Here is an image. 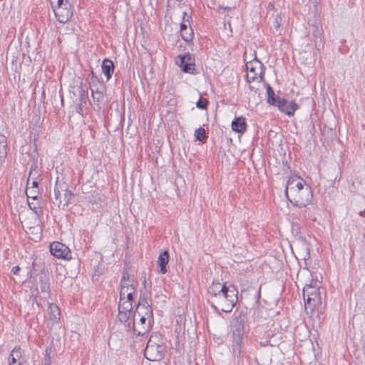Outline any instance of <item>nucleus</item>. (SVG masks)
Listing matches in <instances>:
<instances>
[{"label": "nucleus", "instance_id": "1", "mask_svg": "<svg viewBox=\"0 0 365 365\" xmlns=\"http://www.w3.org/2000/svg\"><path fill=\"white\" fill-rule=\"evenodd\" d=\"M248 318L246 312H235L230 322L231 348L235 356L240 358L242 354V340L246 331Z\"/></svg>", "mask_w": 365, "mask_h": 365}, {"label": "nucleus", "instance_id": "2", "mask_svg": "<svg viewBox=\"0 0 365 365\" xmlns=\"http://www.w3.org/2000/svg\"><path fill=\"white\" fill-rule=\"evenodd\" d=\"M237 294L238 291L235 286L230 285L225 292L218 295L216 299H212L210 302L211 307L217 313L231 312L238 302Z\"/></svg>", "mask_w": 365, "mask_h": 365}, {"label": "nucleus", "instance_id": "3", "mask_svg": "<svg viewBox=\"0 0 365 365\" xmlns=\"http://www.w3.org/2000/svg\"><path fill=\"white\" fill-rule=\"evenodd\" d=\"M319 283L318 281L312 279L311 283L307 284L303 289L304 299H305V297H307L305 302V309L307 313L309 308H310L311 312H312L314 307L321 303Z\"/></svg>", "mask_w": 365, "mask_h": 365}, {"label": "nucleus", "instance_id": "4", "mask_svg": "<svg viewBox=\"0 0 365 365\" xmlns=\"http://www.w3.org/2000/svg\"><path fill=\"white\" fill-rule=\"evenodd\" d=\"M165 348L163 344H159L150 338L145 349V357L151 361H160L163 356Z\"/></svg>", "mask_w": 365, "mask_h": 365}, {"label": "nucleus", "instance_id": "5", "mask_svg": "<svg viewBox=\"0 0 365 365\" xmlns=\"http://www.w3.org/2000/svg\"><path fill=\"white\" fill-rule=\"evenodd\" d=\"M264 66L262 63L255 58L254 60L246 63L247 69V82L255 81L259 79V81L263 80V69Z\"/></svg>", "mask_w": 365, "mask_h": 365}, {"label": "nucleus", "instance_id": "6", "mask_svg": "<svg viewBox=\"0 0 365 365\" xmlns=\"http://www.w3.org/2000/svg\"><path fill=\"white\" fill-rule=\"evenodd\" d=\"M151 319L139 317V322H135V318L132 322H128L127 327L132 328L133 333L137 336H144L151 329Z\"/></svg>", "mask_w": 365, "mask_h": 365}, {"label": "nucleus", "instance_id": "7", "mask_svg": "<svg viewBox=\"0 0 365 365\" xmlns=\"http://www.w3.org/2000/svg\"><path fill=\"white\" fill-rule=\"evenodd\" d=\"M293 195L294 196V205L300 207H304L311 202L312 192L311 187L309 185H306L303 189L297 192Z\"/></svg>", "mask_w": 365, "mask_h": 365}, {"label": "nucleus", "instance_id": "8", "mask_svg": "<svg viewBox=\"0 0 365 365\" xmlns=\"http://www.w3.org/2000/svg\"><path fill=\"white\" fill-rule=\"evenodd\" d=\"M178 58L180 61H176L181 70L185 73H194L195 71V58L190 53H185L183 55H179Z\"/></svg>", "mask_w": 365, "mask_h": 365}, {"label": "nucleus", "instance_id": "9", "mask_svg": "<svg viewBox=\"0 0 365 365\" xmlns=\"http://www.w3.org/2000/svg\"><path fill=\"white\" fill-rule=\"evenodd\" d=\"M50 252L52 255L59 259H71L69 248L66 245L59 242H53L50 245Z\"/></svg>", "mask_w": 365, "mask_h": 365}, {"label": "nucleus", "instance_id": "10", "mask_svg": "<svg viewBox=\"0 0 365 365\" xmlns=\"http://www.w3.org/2000/svg\"><path fill=\"white\" fill-rule=\"evenodd\" d=\"M304 185V181L303 179H301L298 177H291L287 180L285 194L287 199L292 202V200L289 197V192H290L292 195L295 194L297 192H299L300 190L303 189Z\"/></svg>", "mask_w": 365, "mask_h": 365}, {"label": "nucleus", "instance_id": "11", "mask_svg": "<svg viewBox=\"0 0 365 365\" xmlns=\"http://www.w3.org/2000/svg\"><path fill=\"white\" fill-rule=\"evenodd\" d=\"M71 5L68 0L65 1V6L61 8H53V12L57 20L60 23H66L71 19L73 12L71 10Z\"/></svg>", "mask_w": 365, "mask_h": 365}, {"label": "nucleus", "instance_id": "12", "mask_svg": "<svg viewBox=\"0 0 365 365\" xmlns=\"http://www.w3.org/2000/svg\"><path fill=\"white\" fill-rule=\"evenodd\" d=\"M132 309L133 304L131 302H126L118 304V319L120 322L124 323L126 327L128 322H130L129 319Z\"/></svg>", "mask_w": 365, "mask_h": 365}, {"label": "nucleus", "instance_id": "13", "mask_svg": "<svg viewBox=\"0 0 365 365\" xmlns=\"http://www.w3.org/2000/svg\"><path fill=\"white\" fill-rule=\"evenodd\" d=\"M51 284L48 275L42 272L39 277V287L41 292L43 294L42 298L47 299L51 297Z\"/></svg>", "mask_w": 365, "mask_h": 365}, {"label": "nucleus", "instance_id": "14", "mask_svg": "<svg viewBox=\"0 0 365 365\" xmlns=\"http://www.w3.org/2000/svg\"><path fill=\"white\" fill-rule=\"evenodd\" d=\"M279 110L289 116L294 115L295 111L299 108V106L294 101H288L282 98L278 105Z\"/></svg>", "mask_w": 365, "mask_h": 365}, {"label": "nucleus", "instance_id": "15", "mask_svg": "<svg viewBox=\"0 0 365 365\" xmlns=\"http://www.w3.org/2000/svg\"><path fill=\"white\" fill-rule=\"evenodd\" d=\"M135 293L136 288L132 283L120 285V295H121V297L128 295V300H126V302H131L132 304L134 300Z\"/></svg>", "mask_w": 365, "mask_h": 365}, {"label": "nucleus", "instance_id": "16", "mask_svg": "<svg viewBox=\"0 0 365 365\" xmlns=\"http://www.w3.org/2000/svg\"><path fill=\"white\" fill-rule=\"evenodd\" d=\"M226 284H221L220 282H213L212 284L208 287V293L212 297V299H216L218 295L222 294L227 289Z\"/></svg>", "mask_w": 365, "mask_h": 365}, {"label": "nucleus", "instance_id": "17", "mask_svg": "<svg viewBox=\"0 0 365 365\" xmlns=\"http://www.w3.org/2000/svg\"><path fill=\"white\" fill-rule=\"evenodd\" d=\"M143 317L144 318L153 319V310L150 306H136L135 310L133 314V317L135 318Z\"/></svg>", "mask_w": 365, "mask_h": 365}, {"label": "nucleus", "instance_id": "18", "mask_svg": "<svg viewBox=\"0 0 365 365\" xmlns=\"http://www.w3.org/2000/svg\"><path fill=\"white\" fill-rule=\"evenodd\" d=\"M247 128L245 118L242 116L235 118L232 122V129L238 133H244Z\"/></svg>", "mask_w": 365, "mask_h": 365}, {"label": "nucleus", "instance_id": "19", "mask_svg": "<svg viewBox=\"0 0 365 365\" xmlns=\"http://www.w3.org/2000/svg\"><path fill=\"white\" fill-rule=\"evenodd\" d=\"M102 71L104 73V75L106 76L107 80L108 81L113 73L114 71V64L113 62L108 59L105 58L103 59L102 62Z\"/></svg>", "mask_w": 365, "mask_h": 365}, {"label": "nucleus", "instance_id": "20", "mask_svg": "<svg viewBox=\"0 0 365 365\" xmlns=\"http://www.w3.org/2000/svg\"><path fill=\"white\" fill-rule=\"evenodd\" d=\"M169 261V254L167 250L163 251L160 254L158 259V264L160 267V272L165 274L167 272L166 266Z\"/></svg>", "mask_w": 365, "mask_h": 365}, {"label": "nucleus", "instance_id": "21", "mask_svg": "<svg viewBox=\"0 0 365 365\" xmlns=\"http://www.w3.org/2000/svg\"><path fill=\"white\" fill-rule=\"evenodd\" d=\"M48 312L50 319L57 321L60 319V309L58 307L53 303H48Z\"/></svg>", "mask_w": 365, "mask_h": 365}, {"label": "nucleus", "instance_id": "22", "mask_svg": "<svg viewBox=\"0 0 365 365\" xmlns=\"http://www.w3.org/2000/svg\"><path fill=\"white\" fill-rule=\"evenodd\" d=\"M66 187L65 182H61L56 180L55 187H54V196L56 201L58 202V205H60L62 202L61 200V192L63 191V188Z\"/></svg>", "mask_w": 365, "mask_h": 365}, {"label": "nucleus", "instance_id": "23", "mask_svg": "<svg viewBox=\"0 0 365 365\" xmlns=\"http://www.w3.org/2000/svg\"><path fill=\"white\" fill-rule=\"evenodd\" d=\"M7 142L4 135H0V160L4 159L6 155Z\"/></svg>", "mask_w": 365, "mask_h": 365}, {"label": "nucleus", "instance_id": "24", "mask_svg": "<svg viewBox=\"0 0 365 365\" xmlns=\"http://www.w3.org/2000/svg\"><path fill=\"white\" fill-rule=\"evenodd\" d=\"M28 205L29 208L32 210L36 215L40 216L41 215H42L43 211L40 206L39 202H34L33 200L30 201L29 200H28Z\"/></svg>", "mask_w": 365, "mask_h": 365}, {"label": "nucleus", "instance_id": "25", "mask_svg": "<svg viewBox=\"0 0 365 365\" xmlns=\"http://www.w3.org/2000/svg\"><path fill=\"white\" fill-rule=\"evenodd\" d=\"M195 137L198 141H200V142H204L207 138L206 131L202 127L195 130Z\"/></svg>", "mask_w": 365, "mask_h": 365}, {"label": "nucleus", "instance_id": "26", "mask_svg": "<svg viewBox=\"0 0 365 365\" xmlns=\"http://www.w3.org/2000/svg\"><path fill=\"white\" fill-rule=\"evenodd\" d=\"M182 39L186 42H190L192 41L194 36V32L190 26L187 31H182L180 32Z\"/></svg>", "mask_w": 365, "mask_h": 365}, {"label": "nucleus", "instance_id": "27", "mask_svg": "<svg viewBox=\"0 0 365 365\" xmlns=\"http://www.w3.org/2000/svg\"><path fill=\"white\" fill-rule=\"evenodd\" d=\"M63 192H64L63 194V201H64V205L68 206V204L71 202V200L74 196L73 193L68 189V186L66 184L65 188H63Z\"/></svg>", "mask_w": 365, "mask_h": 365}, {"label": "nucleus", "instance_id": "28", "mask_svg": "<svg viewBox=\"0 0 365 365\" xmlns=\"http://www.w3.org/2000/svg\"><path fill=\"white\" fill-rule=\"evenodd\" d=\"M98 82L93 83V81H92L90 83V88H91V94L93 93V92L96 93V92L104 91V90H105L104 86L103 84L98 85Z\"/></svg>", "mask_w": 365, "mask_h": 365}, {"label": "nucleus", "instance_id": "29", "mask_svg": "<svg viewBox=\"0 0 365 365\" xmlns=\"http://www.w3.org/2000/svg\"><path fill=\"white\" fill-rule=\"evenodd\" d=\"M149 303L148 302V297L145 292L143 290H140V294L139 297L138 302L136 306H149Z\"/></svg>", "mask_w": 365, "mask_h": 365}, {"label": "nucleus", "instance_id": "30", "mask_svg": "<svg viewBox=\"0 0 365 365\" xmlns=\"http://www.w3.org/2000/svg\"><path fill=\"white\" fill-rule=\"evenodd\" d=\"M92 97H93V101H96L98 103V108H100V103L104 99L103 91H102V92H96V93L93 92Z\"/></svg>", "mask_w": 365, "mask_h": 365}, {"label": "nucleus", "instance_id": "31", "mask_svg": "<svg viewBox=\"0 0 365 365\" xmlns=\"http://www.w3.org/2000/svg\"><path fill=\"white\" fill-rule=\"evenodd\" d=\"M208 106V101L205 98H200L196 103V106L199 109H206Z\"/></svg>", "mask_w": 365, "mask_h": 365}, {"label": "nucleus", "instance_id": "32", "mask_svg": "<svg viewBox=\"0 0 365 365\" xmlns=\"http://www.w3.org/2000/svg\"><path fill=\"white\" fill-rule=\"evenodd\" d=\"M133 280L130 279V276L128 272H123L122 278L120 282V285L127 284L128 283H132Z\"/></svg>", "mask_w": 365, "mask_h": 365}, {"label": "nucleus", "instance_id": "33", "mask_svg": "<svg viewBox=\"0 0 365 365\" xmlns=\"http://www.w3.org/2000/svg\"><path fill=\"white\" fill-rule=\"evenodd\" d=\"M217 11L219 12V14H229L232 11V8L219 5Z\"/></svg>", "mask_w": 365, "mask_h": 365}, {"label": "nucleus", "instance_id": "34", "mask_svg": "<svg viewBox=\"0 0 365 365\" xmlns=\"http://www.w3.org/2000/svg\"><path fill=\"white\" fill-rule=\"evenodd\" d=\"M11 355L15 356L17 359H20L22 356V350L19 346H15L11 351Z\"/></svg>", "mask_w": 365, "mask_h": 365}, {"label": "nucleus", "instance_id": "35", "mask_svg": "<svg viewBox=\"0 0 365 365\" xmlns=\"http://www.w3.org/2000/svg\"><path fill=\"white\" fill-rule=\"evenodd\" d=\"M267 101H272L273 97L275 95V93H274V91H273L272 88L269 85H267Z\"/></svg>", "mask_w": 365, "mask_h": 365}, {"label": "nucleus", "instance_id": "36", "mask_svg": "<svg viewBox=\"0 0 365 365\" xmlns=\"http://www.w3.org/2000/svg\"><path fill=\"white\" fill-rule=\"evenodd\" d=\"M281 101H282V98H281L279 96L274 95L273 97V101H268L267 103L272 106H278Z\"/></svg>", "mask_w": 365, "mask_h": 365}, {"label": "nucleus", "instance_id": "37", "mask_svg": "<svg viewBox=\"0 0 365 365\" xmlns=\"http://www.w3.org/2000/svg\"><path fill=\"white\" fill-rule=\"evenodd\" d=\"M80 101H81V103L79 104L78 106V110H77V112L78 113H81V112L82 111V103L83 102H85V96H84V91L82 89L81 93H80Z\"/></svg>", "mask_w": 365, "mask_h": 365}, {"label": "nucleus", "instance_id": "38", "mask_svg": "<svg viewBox=\"0 0 365 365\" xmlns=\"http://www.w3.org/2000/svg\"><path fill=\"white\" fill-rule=\"evenodd\" d=\"M313 35L315 38V43L316 44H317V40L319 39V42H321V31L319 29H318L317 28L316 29V30L314 31L313 33Z\"/></svg>", "mask_w": 365, "mask_h": 365}, {"label": "nucleus", "instance_id": "39", "mask_svg": "<svg viewBox=\"0 0 365 365\" xmlns=\"http://www.w3.org/2000/svg\"><path fill=\"white\" fill-rule=\"evenodd\" d=\"M44 365H51V359L48 351H46L44 356Z\"/></svg>", "mask_w": 365, "mask_h": 365}, {"label": "nucleus", "instance_id": "40", "mask_svg": "<svg viewBox=\"0 0 365 365\" xmlns=\"http://www.w3.org/2000/svg\"><path fill=\"white\" fill-rule=\"evenodd\" d=\"M281 21H282L281 16L277 15L274 21V26L275 27V29H277L279 28Z\"/></svg>", "mask_w": 365, "mask_h": 365}, {"label": "nucleus", "instance_id": "41", "mask_svg": "<svg viewBox=\"0 0 365 365\" xmlns=\"http://www.w3.org/2000/svg\"><path fill=\"white\" fill-rule=\"evenodd\" d=\"M9 363L10 364H18L17 363V358L15 356L11 355V353L9 355Z\"/></svg>", "mask_w": 365, "mask_h": 365}, {"label": "nucleus", "instance_id": "42", "mask_svg": "<svg viewBox=\"0 0 365 365\" xmlns=\"http://www.w3.org/2000/svg\"><path fill=\"white\" fill-rule=\"evenodd\" d=\"M65 1L66 0H58L57 1V5L56 6H53L52 8H61V7H63V6H65Z\"/></svg>", "mask_w": 365, "mask_h": 365}, {"label": "nucleus", "instance_id": "43", "mask_svg": "<svg viewBox=\"0 0 365 365\" xmlns=\"http://www.w3.org/2000/svg\"><path fill=\"white\" fill-rule=\"evenodd\" d=\"M26 195H27L28 200L29 198H31L33 201H36L38 200V196L36 194H32V193L29 194L28 192L26 191Z\"/></svg>", "mask_w": 365, "mask_h": 365}, {"label": "nucleus", "instance_id": "44", "mask_svg": "<svg viewBox=\"0 0 365 365\" xmlns=\"http://www.w3.org/2000/svg\"><path fill=\"white\" fill-rule=\"evenodd\" d=\"M19 271H20V267L19 266H14L11 269V272L15 275L19 274Z\"/></svg>", "mask_w": 365, "mask_h": 365}, {"label": "nucleus", "instance_id": "45", "mask_svg": "<svg viewBox=\"0 0 365 365\" xmlns=\"http://www.w3.org/2000/svg\"><path fill=\"white\" fill-rule=\"evenodd\" d=\"M189 28L187 27V24L185 23H182L180 24V32L182 31H187Z\"/></svg>", "mask_w": 365, "mask_h": 365}, {"label": "nucleus", "instance_id": "46", "mask_svg": "<svg viewBox=\"0 0 365 365\" xmlns=\"http://www.w3.org/2000/svg\"><path fill=\"white\" fill-rule=\"evenodd\" d=\"M126 300H128V295H124V297H121V295H120L119 304H121L122 302H126Z\"/></svg>", "mask_w": 365, "mask_h": 365}, {"label": "nucleus", "instance_id": "47", "mask_svg": "<svg viewBox=\"0 0 365 365\" xmlns=\"http://www.w3.org/2000/svg\"><path fill=\"white\" fill-rule=\"evenodd\" d=\"M91 76H92V81H93V83L98 82V79L97 76L95 75L93 71H91Z\"/></svg>", "mask_w": 365, "mask_h": 365}, {"label": "nucleus", "instance_id": "48", "mask_svg": "<svg viewBox=\"0 0 365 365\" xmlns=\"http://www.w3.org/2000/svg\"><path fill=\"white\" fill-rule=\"evenodd\" d=\"M38 182H36V181H33V182H32V186H33V187H38Z\"/></svg>", "mask_w": 365, "mask_h": 365}, {"label": "nucleus", "instance_id": "49", "mask_svg": "<svg viewBox=\"0 0 365 365\" xmlns=\"http://www.w3.org/2000/svg\"><path fill=\"white\" fill-rule=\"evenodd\" d=\"M359 215H360L361 217H365V210L360 212Z\"/></svg>", "mask_w": 365, "mask_h": 365}, {"label": "nucleus", "instance_id": "50", "mask_svg": "<svg viewBox=\"0 0 365 365\" xmlns=\"http://www.w3.org/2000/svg\"><path fill=\"white\" fill-rule=\"evenodd\" d=\"M314 1V4H315V6H317L321 0H313Z\"/></svg>", "mask_w": 365, "mask_h": 365}, {"label": "nucleus", "instance_id": "51", "mask_svg": "<svg viewBox=\"0 0 365 365\" xmlns=\"http://www.w3.org/2000/svg\"><path fill=\"white\" fill-rule=\"evenodd\" d=\"M260 289H261V287H259V289L258 293H257L258 298L260 297Z\"/></svg>", "mask_w": 365, "mask_h": 365}, {"label": "nucleus", "instance_id": "52", "mask_svg": "<svg viewBox=\"0 0 365 365\" xmlns=\"http://www.w3.org/2000/svg\"><path fill=\"white\" fill-rule=\"evenodd\" d=\"M186 13H184L183 21H185Z\"/></svg>", "mask_w": 365, "mask_h": 365}, {"label": "nucleus", "instance_id": "53", "mask_svg": "<svg viewBox=\"0 0 365 365\" xmlns=\"http://www.w3.org/2000/svg\"><path fill=\"white\" fill-rule=\"evenodd\" d=\"M187 20H186V21H189V18H190V17H189L188 16H187Z\"/></svg>", "mask_w": 365, "mask_h": 365}]
</instances>
